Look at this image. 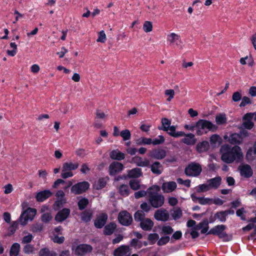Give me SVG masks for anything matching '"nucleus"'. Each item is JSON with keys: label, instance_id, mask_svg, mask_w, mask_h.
Here are the masks:
<instances>
[{"label": "nucleus", "instance_id": "9", "mask_svg": "<svg viewBox=\"0 0 256 256\" xmlns=\"http://www.w3.org/2000/svg\"><path fill=\"white\" fill-rule=\"evenodd\" d=\"M93 248L92 246L88 244H82L76 246L74 254L78 256H84L88 253H91Z\"/></svg>", "mask_w": 256, "mask_h": 256}, {"label": "nucleus", "instance_id": "5", "mask_svg": "<svg viewBox=\"0 0 256 256\" xmlns=\"http://www.w3.org/2000/svg\"><path fill=\"white\" fill-rule=\"evenodd\" d=\"M148 201L150 206L154 208H158L162 206L164 202V196L158 192L152 191H148Z\"/></svg>", "mask_w": 256, "mask_h": 256}, {"label": "nucleus", "instance_id": "50", "mask_svg": "<svg viewBox=\"0 0 256 256\" xmlns=\"http://www.w3.org/2000/svg\"><path fill=\"white\" fill-rule=\"evenodd\" d=\"M143 30L146 32H149L152 30V23L150 21L144 22L143 25Z\"/></svg>", "mask_w": 256, "mask_h": 256}, {"label": "nucleus", "instance_id": "43", "mask_svg": "<svg viewBox=\"0 0 256 256\" xmlns=\"http://www.w3.org/2000/svg\"><path fill=\"white\" fill-rule=\"evenodd\" d=\"M145 214L142 210H138L134 214V218L136 222H140L144 220L146 218Z\"/></svg>", "mask_w": 256, "mask_h": 256}, {"label": "nucleus", "instance_id": "23", "mask_svg": "<svg viewBox=\"0 0 256 256\" xmlns=\"http://www.w3.org/2000/svg\"><path fill=\"white\" fill-rule=\"evenodd\" d=\"M166 132L170 136L176 138L183 136L185 135L184 132H176V126L174 125L169 126L168 128V131Z\"/></svg>", "mask_w": 256, "mask_h": 256}, {"label": "nucleus", "instance_id": "49", "mask_svg": "<svg viewBox=\"0 0 256 256\" xmlns=\"http://www.w3.org/2000/svg\"><path fill=\"white\" fill-rule=\"evenodd\" d=\"M106 182L102 178H100L98 182L95 185V188L97 190H101L106 186Z\"/></svg>", "mask_w": 256, "mask_h": 256}, {"label": "nucleus", "instance_id": "36", "mask_svg": "<svg viewBox=\"0 0 256 256\" xmlns=\"http://www.w3.org/2000/svg\"><path fill=\"white\" fill-rule=\"evenodd\" d=\"M134 158H136L139 161L136 162V164L138 166L144 167L147 166L150 167V160L148 159H145L144 161L142 160V158L138 156H135Z\"/></svg>", "mask_w": 256, "mask_h": 256}, {"label": "nucleus", "instance_id": "17", "mask_svg": "<svg viewBox=\"0 0 256 256\" xmlns=\"http://www.w3.org/2000/svg\"><path fill=\"white\" fill-rule=\"evenodd\" d=\"M177 186L176 182L174 181L164 182L162 188L164 193H168L173 192Z\"/></svg>", "mask_w": 256, "mask_h": 256}, {"label": "nucleus", "instance_id": "46", "mask_svg": "<svg viewBox=\"0 0 256 256\" xmlns=\"http://www.w3.org/2000/svg\"><path fill=\"white\" fill-rule=\"evenodd\" d=\"M182 237V232L180 230L175 232L170 237V243H174V240H180Z\"/></svg>", "mask_w": 256, "mask_h": 256}, {"label": "nucleus", "instance_id": "22", "mask_svg": "<svg viewBox=\"0 0 256 256\" xmlns=\"http://www.w3.org/2000/svg\"><path fill=\"white\" fill-rule=\"evenodd\" d=\"M209 148L210 144L206 140H203L198 142L196 147V150L200 154L207 152Z\"/></svg>", "mask_w": 256, "mask_h": 256}, {"label": "nucleus", "instance_id": "8", "mask_svg": "<svg viewBox=\"0 0 256 256\" xmlns=\"http://www.w3.org/2000/svg\"><path fill=\"white\" fill-rule=\"evenodd\" d=\"M118 219L120 224L124 226H129L132 222V216L126 210H122L120 212Z\"/></svg>", "mask_w": 256, "mask_h": 256}, {"label": "nucleus", "instance_id": "45", "mask_svg": "<svg viewBox=\"0 0 256 256\" xmlns=\"http://www.w3.org/2000/svg\"><path fill=\"white\" fill-rule=\"evenodd\" d=\"M129 185L130 188L134 190H136L140 188V182L136 180H132L129 182Z\"/></svg>", "mask_w": 256, "mask_h": 256}, {"label": "nucleus", "instance_id": "1", "mask_svg": "<svg viewBox=\"0 0 256 256\" xmlns=\"http://www.w3.org/2000/svg\"><path fill=\"white\" fill-rule=\"evenodd\" d=\"M220 152L222 160L226 164H231L234 160L239 162L243 159L241 148L238 146L232 147L228 144H224L222 146Z\"/></svg>", "mask_w": 256, "mask_h": 256}, {"label": "nucleus", "instance_id": "30", "mask_svg": "<svg viewBox=\"0 0 256 256\" xmlns=\"http://www.w3.org/2000/svg\"><path fill=\"white\" fill-rule=\"evenodd\" d=\"M78 167V163L73 164L72 162H64L63 164L62 168V172H64L68 170H75Z\"/></svg>", "mask_w": 256, "mask_h": 256}, {"label": "nucleus", "instance_id": "63", "mask_svg": "<svg viewBox=\"0 0 256 256\" xmlns=\"http://www.w3.org/2000/svg\"><path fill=\"white\" fill-rule=\"evenodd\" d=\"M33 238V236L32 234H29L27 236H24L22 240V242L24 244H27L30 242Z\"/></svg>", "mask_w": 256, "mask_h": 256}, {"label": "nucleus", "instance_id": "7", "mask_svg": "<svg viewBox=\"0 0 256 256\" xmlns=\"http://www.w3.org/2000/svg\"><path fill=\"white\" fill-rule=\"evenodd\" d=\"M90 188L88 182L84 181L73 185L70 189L71 192L74 194H80L86 192Z\"/></svg>", "mask_w": 256, "mask_h": 256}, {"label": "nucleus", "instance_id": "38", "mask_svg": "<svg viewBox=\"0 0 256 256\" xmlns=\"http://www.w3.org/2000/svg\"><path fill=\"white\" fill-rule=\"evenodd\" d=\"M119 192L121 196H127L130 194V190L128 186L126 184H122L119 188Z\"/></svg>", "mask_w": 256, "mask_h": 256}, {"label": "nucleus", "instance_id": "59", "mask_svg": "<svg viewBox=\"0 0 256 256\" xmlns=\"http://www.w3.org/2000/svg\"><path fill=\"white\" fill-rule=\"evenodd\" d=\"M140 208L143 212H148L151 209V206L148 205L146 202H144L140 204Z\"/></svg>", "mask_w": 256, "mask_h": 256}, {"label": "nucleus", "instance_id": "54", "mask_svg": "<svg viewBox=\"0 0 256 256\" xmlns=\"http://www.w3.org/2000/svg\"><path fill=\"white\" fill-rule=\"evenodd\" d=\"M182 210L180 208H178L174 210V213L172 214V216L174 220H176L180 218L182 216Z\"/></svg>", "mask_w": 256, "mask_h": 256}, {"label": "nucleus", "instance_id": "56", "mask_svg": "<svg viewBox=\"0 0 256 256\" xmlns=\"http://www.w3.org/2000/svg\"><path fill=\"white\" fill-rule=\"evenodd\" d=\"M252 102L250 98L248 96H244L242 99V102L240 104V107H244L246 104H251Z\"/></svg>", "mask_w": 256, "mask_h": 256}, {"label": "nucleus", "instance_id": "64", "mask_svg": "<svg viewBox=\"0 0 256 256\" xmlns=\"http://www.w3.org/2000/svg\"><path fill=\"white\" fill-rule=\"evenodd\" d=\"M106 40V35L104 30H102L99 32L98 38L97 42H104Z\"/></svg>", "mask_w": 256, "mask_h": 256}, {"label": "nucleus", "instance_id": "33", "mask_svg": "<svg viewBox=\"0 0 256 256\" xmlns=\"http://www.w3.org/2000/svg\"><path fill=\"white\" fill-rule=\"evenodd\" d=\"M92 217V212L89 210H85L81 214V220L86 223L90 221Z\"/></svg>", "mask_w": 256, "mask_h": 256}, {"label": "nucleus", "instance_id": "2", "mask_svg": "<svg viewBox=\"0 0 256 256\" xmlns=\"http://www.w3.org/2000/svg\"><path fill=\"white\" fill-rule=\"evenodd\" d=\"M209 226H204L201 228L200 233L206 234V235L212 234L216 236L224 242H229L232 240V234H228L224 230L226 226L224 224H218L212 228L208 232Z\"/></svg>", "mask_w": 256, "mask_h": 256}, {"label": "nucleus", "instance_id": "24", "mask_svg": "<svg viewBox=\"0 0 256 256\" xmlns=\"http://www.w3.org/2000/svg\"><path fill=\"white\" fill-rule=\"evenodd\" d=\"M128 178H136L142 176V172L140 168H136L128 170Z\"/></svg>", "mask_w": 256, "mask_h": 256}, {"label": "nucleus", "instance_id": "41", "mask_svg": "<svg viewBox=\"0 0 256 256\" xmlns=\"http://www.w3.org/2000/svg\"><path fill=\"white\" fill-rule=\"evenodd\" d=\"M18 221H14L12 222V224L8 228V233L7 235L8 236H11L16 231L18 228Z\"/></svg>", "mask_w": 256, "mask_h": 256}, {"label": "nucleus", "instance_id": "60", "mask_svg": "<svg viewBox=\"0 0 256 256\" xmlns=\"http://www.w3.org/2000/svg\"><path fill=\"white\" fill-rule=\"evenodd\" d=\"M246 212L244 208H242L238 210L236 212V215L240 218V219L242 220H246V216L244 215V212Z\"/></svg>", "mask_w": 256, "mask_h": 256}, {"label": "nucleus", "instance_id": "44", "mask_svg": "<svg viewBox=\"0 0 256 256\" xmlns=\"http://www.w3.org/2000/svg\"><path fill=\"white\" fill-rule=\"evenodd\" d=\"M170 240V238L169 236H162L157 242V244L158 246H162L167 244Z\"/></svg>", "mask_w": 256, "mask_h": 256}, {"label": "nucleus", "instance_id": "37", "mask_svg": "<svg viewBox=\"0 0 256 256\" xmlns=\"http://www.w3.org/2000/svg\"><path fill=\"white\" fill-rule=\"evenodd\" d=\"M88 200L86 198H82L78 202V209L80 210L85 209L88 204Z\"/></svg>", "mask_w": 256, "mask_h": 256}, {"label": "nucleus", "instance_id": "3", "mask_svg": "<svg viewBox=\"0 0 256 256\" xmlns=\"http://www.w3.org/2000/svg\"><path fill=\"white\" fill-rule=\"evenodd\" d=\"M196 126L197 128L196 134L198 136H202L204 134H206V131H204L205 129L212 132H216L218 129V126L216 124H214L212 122L204 119L199 120L196 122Z\"/></svg>", "mask_w": 256, "mask_h": 256}, {"label": "nucleus", "instance_id": "4", "mask_svg": "<svg viewBox=\"0 0 256 256\" xmlns=\"http://www.w3.org/2000/svg\"><path fill=\"white\" fill-rule=\"evenodd\" d=\"M37 210L34 208H28L26 210H24L19 218L20 222L22 226H24L27 224L28 220H32L36 214Z\"/></svg>", "mask_w": 256, "mask_h": 256}, {"label": "nucleus", "instance_id": "40", "mask_svg": "<svg viewBox=\"0 0 256 256\" xmlns=\"http://www.w3.org/2000/svg\"><path fill=\"white\" fill-rule=\"evenodd\" d=\"M215 215L216 219L218 220L220 222H226L227 217L224 210L218 211L215 214Z\"/></svg>", "mask_w": 256, "mask_h": 256}, {"label": "nucleus", "instance_id": "16", "mask_svg": "<svg viewBox=\"0 0 256 256\" xmlns=\"http://www.w3.org/2000/svg\"><path fill=\"white\" fill-rule=\"evenodd\" d=\"M149 156L156 160H162L166 156V151L162 148H155L150 152Z\"/></svg>", "mask_w": 256, "mask_h": 256}, {"label": "nucleus", "instance_id": "39", "mask_svg": "<svg viewBox=\"0 0 256 256\" xmlns=\"http://www.w3.org/2000/svg\"><path fill=\"white\" fill-rule=\"evenodd\" d=\"M39 256H56L54 252H50L48 248H45L40 250L38 252Z\"/></svg>", "mask_w": 256, "mask_h": 256}, {"label": "nucleus", "instance_id": "29", "mask_svg": "<svg viewBox=\"0 0 256 256\" xmlns=\"http://www.w3.org/2000/svg\"><path fill=\"white\" fill-rule=\"evenodd\" d=\"M162 126H158V129L164 132L168 131V128L170 126L171 120L166 118H163L161 119Z\"/></svg>", "mask_w": 256, "mask_h": 256}, {"label": "nucleus", "instance_id": "27", "mask_svg": "<svg viewBox=\"0 0 256 256\" xmlns=\"http://www.w3.org/2000/svg\"><path fill=\"white\" fill-rule=\"evenodd\" d=\"M210 188H217L221 184L222 178L220 176H217L214 178L208 180Z\"/></svg>", "mask_w": 256, "mask_h": 256}, {"label": "nucleus", "instance_id": "47", "mask_svg": "<svg viewBox=\"0 0 256 256\" xmlns=\"http://www.w3.org/2000/svg\"><path fill=\"white\" fill-rule=\"evenodd\" d=\"M120 136L122 138L124 141L129 140L131 138L130 132L127 129L122 130L120 132Z\"/></svg>", "mask_w": 256, "mask_h": 256}, {"label": "nucleus", "instance_id": "57", "mask_svg": "<svg viewBox=\"0 0 256 256\" xmlns=\"http://www.w3.org/2000/svg\"><path fill=\"white\" fill-rule=\"evenodd\" d=\"M240 128L241 130L238 134L240 135V139L242 138V140H243L244 138L249 136V133L246 130L242 127H240Z\"/></svg>", "mask_w": 256, "mask_h": 256}, {"label": "nucleus", "instance_id": "48", "mask_svg": "<svg viewBox=\"0 0 256 256\" xmlns=\"http://www.w3.org/2000/svg\"><path fill=\"white\" fill-rule=\"evenodd\" d=\"M34 250L35 248L34 246L30 244H26L24 246L23 248L24 252L28 254L34 253Z\"/></svg>", "mask_w": 256, "mask_h": 256}, {"label": "nucleus", "instance_id": "21", "mask_svg": "<svg viewBox=\"0 0 256 256\" xmlns=\"http://www.w3.org/2000/svg\"><path fill=\"white\" fill-rule=\"evenodd\" d=\"M150 168L152 172L157 175L160 174L163 170L162 164L158 161L154 162L152 164H150Z\"/></svg>", "mask_w": 256, "mask_h": 256}, {"label": "nucleus", "instance_id": "13", "mask_svg": "<svg viewBox=\"0 0 256 256\" xmlns=\"http://www.w3.org/2000/svg\"><path fill=\"white\" fill-rule=\"evenodd\" d=\"M130 252L129 246L122 245L114 250L113 254L114 256H130Z\"/></svg>", "mask_w": 256, "mask_h": 256}, {"label": "nucleus", "instance_id": "6", "mask_svg": "<svg viewBox=\"0 0 256 256\" xmlns=\"http://www.w3.org/2000/svg\"><path fill=\"white\" fill-rule=\"evenodd\" d=\"M202 171L201 165L196 162H191L184 169L186 175L189 176H198Z\"/></svg>", "mask_w": 256, "mask_h": 256}, {"label": "nucleus", "instance_id": "19", "mask_svg": "<svg viewBox=\"0 0 256 256\" xmlns=\"http://www.w3.org/2000/svg\"><path fill=\"white\" fill-rule=\"evenodd\" d=\"M110 157L113 160L120 161L125 158V154L118 149L114 150L110 153Z\"/></svg>", "mask_w": 256, "mask_h": 256}, {"label": "nucleus", "instance_id": "31", "mask_svg": "<svg viewBox=\"0 0 256 256\" xmlns=\"http://www.w3.org/2000/svg\"><path fill=\"white\" fill-rule=\"evenodd\" d=\"M228 142L232 144H240L242 142V140L240 139V135L238 133H234L230 135Z\"/></svg>", "mask_w": 256, "mask_h": 256}, {"label": "nucleus", "instance_id": "12", "mask_svg": "<svg viewBox=\"0 0 256 256\" xmlns=\"http://www.w3.org/2000/svg\"><path fill=\"white\" fill-rule=\"evenodd\" d=\"M108 214L103 212L100 214L94 220V226L97 228H103L108 220Z\"/></svg>", "mask_w": 256, "mask_h": 256}, {"label": "nucleus", "instance_id": "53", "mask_svg": "<svg viewBox=\"0 0 256 256\" xmlns=\"http://www.w3.org/2000/svg\"><path fill=\"white\" fill-rule=\"evenodd\" d=\"M52 219V216L50 212H46L41 216V220L43 222L48 223Z\"/></svg>", "mask_w": 256, "mask_h": 256}, {"label": "nucleus", "instance_id": "62", "mask_svg": "<svg viewBox=\"0 0 256 256\" xmlns=\"http://www.w3.org/2000/svg\"><path fill=\"white\" fill-rule=\"evenodd\" d=\"M64 237L63 236L60 237L58 235H55L54 238L52 239V240L55 243L62 244L64 242Z\"/></svg>", "mask_w": 256, "mask_h": 256}, {"label": "nucleus", "instance_id": "55", "mask_svg": "<svg viewBox=\"0 0 256 256\" xmlns=\"http://www.w3.org/2000/svg\"><path fill=\"white\" fill-rule=\"evenodd\" d=\"M213 199L208 198L200 197V198L199 204L202 205H205L206 204H211Z\"/></svg>", "mask_w": 256, "mask_h": 256}, {"label": "nucleus", "instance_id": "11", "mask_svg": "<svg viewBox=\"0 0 256 256\" xmlns=\"http://www.w3.org/2000/svg\"><path fill=\"white\" fill-rule=\"evenodd\" d=\"M70 210L68 208H63L59 210L54 216V220L58 222L64 221L70 216Z\"/></svg>", "mask_w": 256, "mask_h": 256}, {"label": "nucleus", "instance_id": "14", "mask_svg": "<svg viewBox=\"0 0 256 256\" xmlns=\"http://www.w3.org/2000/svg\"><path fill=\"white\" fill-rule=\"evenodd\" d=\"M52 192L49 190H44L38 192L36 195V199L38 202H42L50 197Z\"/></svg>", "mask_w": 256, "mask_h": 256}, {"label": "nucleus", "instance_id": "58", "mask_svg": "<svg viewBox=\"0 0 256 256\" xmlns=\"http://www.w3.org/2000/svg\"><path fill=\"white\" fill-rule=\"evenodd\" d=\"M241 92H234L232 96V100L234 102H239L242 99Z\"/></svg>", "mask_w": 256, "mask_h": 256}, {"label": "nucleus", "instance_id": "15", "mask_svg": "<svg viewBox=\"0 0 256 256\" xmlns=\"http://www.w3.org/2000/svg\"><path fill=\"white\" fill-rule=\"evenodd\" d=\"M238 169L240 171V175L244 178H249L253 174V171L249 164H243L242 166H240Z\"/></svg>", "mask_w": 256, "mask_h": 256}, {"label": "nucleus", "instance_id": "52", "mask_svg": "<svg viewBox=\"0 0 256 256\" xmlns=\"http://www.w3.org/2000/svg\"><path fill=\"white\" fill-rule=\"evenodd\" d=\"M209 186L206 184H200L196 188V192L198 193L201 192H207L208 190H210Z\"/></svg>", "mask_w": 256, "mask_h": 256}, {"label": "nucleus", "instance_id": "51", "mask_svg": "<svg viewBox=\"0 0 256 256\" xmlns=\"http://www.w3.org/2000/svg\"><path fill=\"white\" fill-rule=\"evenodd\" d=\"M43 228V224L36 223L33 224L31 226V230L34 232H41Z\"/></svg>", "mask_w": 256, "mask_h": 256}, {"label": "nucleus", "instance_id": "20", "mask_svg": "<svg viewBox=\"0 0 256 256\" xmlns=\"http://www.w3.org/2000/svg\"><path fill=\"white\" fill-rule=\"evenodd\" d=\"M184 136H186V138H184L181 140L182 142L184 143L187 145L190 146L194 145L196 144V140L195 138V136L193 134H185Z\"/></svg>", "mask_w": 256, "mask_h": 256}, {"label": "nucleus", "instance_id": "61", "mask_svg": "<svg viewBox=\"0 0 256 256\" xmlns=\"http://www.w3.org/2000/svg\"><path fill=\"white\" fill-rule=\"evenodd\" d=\"M242 125L244 128L251 130L254 126V123L252 121H244Z\"/></svg>", "mask_w": 256, "mask_h": 256}, {"label": "nucleus", "instance_id": "32", "mask_svg": "<svg viewBox=\"0 0 256 256\" xmlns=\"http://www.w3.org/2000/svg\"><path fill=\"white\" fill-rule=\"evenodd\" d=\"M20 244L18 242L13 244L10 248V256H18L20 250Z\"/></svg>", "mask_w": 256, "mask_h": 256}, {"label": "nucleus", "instance_id": "28", "mask_svg": "<svg viewBox=\"0 0 256 256\" xmlns=\"http://www.w3.org/2000/svg\"><path fill=\"white\" fill-rule=\"evenodd\" d=\"M158 228L161 230L160 232V234L164 236H168L173 233L174 230L170 226H158Z\"/></svg>", "mask_w": 256, "mask_h": 256}, {"label": "nucleus", "instance_id": "34", "mask_svg": "<svg viewBox=\"0 0 256 256\" xmlns=\"http://www.w3.org/2000/svg\"><path fill=\"white\" fill-rule=\"evenodd\" d=\"M66 203V198H58L55 201L52 205V208L54 210H58L60 208L63 207L64 205Z\"/></svg>", "mask_w": 256, "mask_h": 256}, {"label": "nucleus", "instance_id": "10", "mask_svg": "<svg viewBox=\"0 0 256 256\" xmlns=\"http://www.w3.org/2000/svg\"><path fill=\"white\" fill-rule=\"evenodd\" d=\"M124 168V166L122 164L118 162H113L109 166V174L111 176H114L122 171Z\"/></svg>", "mask_w": 256, "mask_h": 256}, {"label": "nucleus", "instance_id": "42", "mask_svg": "<svg viewBox=\"0 0 256 256\" xmlns=\"http://www.w3.org/2000/svg\"><path fill=\"white\" fill-rule=\"evenodd\" d=\"M159 238V235L157 233H151L148 235V240L150 244H154Z\"/></svg>", "mask_w": 256, "mask_h": 256}, {"label": "nucleus", "instance_id": "25", "mask_svg": "<svg viewBox=\"0 0 256 256\" xmlns=\"http://www.w3.org/2000/svg\"><path fill=\"white\" fill-rule=\"evenodd\" d=\"M154 224V222L150 218H146L140 222V226L144 230H150Z\"/></svg>", "mask_w": 256, "mask_h": 256}, {"label": "nucleus", "instance_id": "35", "mask_svg": "<svg viewBox=\"0 0 256 256\" xmlns=\"http://www.w3.org/2000/svg\"><path fill=\"white\" fill-rule=\"evenodd\" d=\"M226 117L224 113L220 114L216 116V122L218 125L224 124L226 122Z\"/></svg>", "mask_w": 256, "mask_h": 256}, {"label": "nucleus", "instance_id": "26", "mask_svg": "<svg viewBox=\"0 0 256 256\" xmlns=\"http://www.w3.org/2000/svg\"><path fill=\"white\" fill-rule=\"evenodd\" d=\"M222 138L217 134H212L210 138V143L213 148L218 147L222 143Z\"/></svg>", "mask_w": 256, "mask_h": 256}, {"label": "nucleus", "instance_id": "18", "mask_svg": "<svg viewBox=\"0 0 256 256\" xmlns=\"http://www.w3.org/2000/svg\"><path fill=\"white\" fill-rule=\"evenodd\" d=\"M116 224L114 222H110L104 226L103 230L104 234L106 236H110L116 230Z\"/></svg>", "mask_w": 256, "mask_h": 256}]
</instances>
